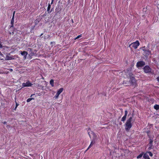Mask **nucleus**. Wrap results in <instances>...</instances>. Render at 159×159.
<instances>
[{"label":"nucleus","instance_id":"obj_1","mask_svg":"<svg viewBox=\"0 0 159 159\" xmlns=\"http://www.w3.org/2000/svg\"><path fill=\"white\" fill-rule=\"evenodd\" d=\"M133 118L130 117L127 120L125 124V130L126 131H129L131 128L132 124L131 123Z\"/></svg>","mask_w":159,"mask_h":159},{"label":"nucleus","instance_id":"obj_2","mask_svg":"<svg viewBox=\"0 0 159 159\" xmlns=\"http://www.w3.org/2000/svg\"><path fill=\"white\" fill-rule=\"evenodd\" d=\"M14 18L12 17V18L11 19V25H9V27L10 29L13 28V30L11 31H10L9 32V34H10L13 35L14 34V31L15 30V28H13V27H14Z\"/></svg>","mask_w":159,"mask_h":159},{"label":"nucleus","instance_id":"obj_3","mask_svg":"<svg viewBox=\"0 0 159 159\" xmlns=\"http://www.w3.org/2000/svg\"><path fill=\"white\" fill-rule=\"evenodd\" d=\"M140 44L139 43L138 40L136 41L135 42L132 43L131 44H130L129 47V48L130 47L131 45H132V47L133 48H134V49H136L138 46H139Z\"/></svg>","mask_w":159,"mask_h":159},{"label":"nucleus","instance_id":"obj_4","mask_svg":"<svg viewBox=\"0 0 159 159\" xmlns=\"http://www.w3.org/2000/svg\"><path fill=\"white\" fill-rule=\"evenodd\" d=\"M144 71L145 73H148L151 72L152 69L148 65L145 66L143 68Z\"/></svg>","mask_w":159,"mask_h":159},{"label":"nucleus","instance_id":"obj_5","mask_svg":"<svg viewBox=\"0 0 159 159\" xmlns=\"http://www.w3.org/2000/svg\"><path fill=\"white\" fill-rule=\"evenodd\" d=\"M145 65V62L143 61H138L136 64V66L138 68L143 66Z\"/></svg>","mask_w":159,"mask_h":159},{"label":"nucleus","instance_id":"obj_6","mask_svg":"<svg viewBox=\"0 0 159 159\" xmlns=\"http://www.w3.org/2000/svg\"><path fill=\"white\" fill-rule=\"evenodd\" d=\"M153 139L152 138H150L149 139V143L148 144V145L149 147L148 148V150H150L151 149L153 148V145H152V143L153 142Z\"/></svg>","mask_w":159,"mask_h":159},{"label":"nucleus","instance_id":"obj_7","mask_svg":"<svg viewBox=\"0 0 159 159\" xmlns=\"http://www.w3.org/2000/svg\"><path fill=\"white\" fill-rule=\"evenodd\" d=\"M32 85V83L30 82L29 81H27L26 83H24L22 84L23 87H30Z\"/></svg>","mask_w":159,"mask_h":159},{"label":"nucleus","instance_id":"obj_8","mask_svg":"<svg viewBox=\"0 0 159 159\" xmlns=\"http://www.w3.org/2000/svg\"><path fill=\"white\" fill-rule=\"evenodd\" d=\"M61 9L59 8V7H56L55 9V15H57L58 14H60V12L61 11Z\"/></svg>","mask_w":159,"mask_h":159},{"label":"nucleus","instance_id":"obj_9","mask_svg":"<svg viewBox=\"0 0 159 159\" xmlns=\"http://www.w3.org/2000/svg\"><path fill=\"white\" fill-rule=\"evenodd\" d=\"M95 142V139H94V138L93 139L92 141L91 142V143L89 145V147H88V148H87V150H88L89 148H91L92 146L94 144Z\"/></svg>","mask_w":159,"mask_h":159},{"label":"nucleus","instance_id":"obj_10","mask_svg":"<svg viewBox=\"0 0 159 159\" xmlns=\"http://www.w3.org/2000/svg\"><path fill=\"white\" fill-rule=\"evenodd\" d=\"M144 53L145 54V56H148L149 55H151V52L150 50H146V52H144Z\"/></svg>","mask_w":159,"mask_h":159},{"label":"nucleus","instance_id":"obj_11","mask_svg":"<svg viewBox=\"0 0 159 159\" xmlns=\"http://www.w3.org/2000/svg\"><path fill=\"white\" fill-rule=\"evenodd\" d=\"M22 55L24 56V57L25 58L28 54V52L25 51H24L21 52Z\"/></svg>","mask_w":159,"mask_h":159},{"label":"nucleus","instance_id":"obj_12","mask_svg":"<svg viewBox=\"0 0 159 159\" xmlns=\"http://www.w3.org/2000/svg\"><path fill=\"white\" fill-rule=\"evenodd\" d=\"M143 157L145 159H150L149 156L147 154V152L145 153H144V154L143 155Z\"/></svg>","mask_w":159,"mask_h":159},{"label":"nucleus","instance_id":"obj_13","mask_svg":"<svg viewBox=\"0 0 159 159\" xmlns=\"http://www.w3.org/2000/svg\"><path fill=\"white\" fill-rule=\"evenodd\" d=\"M129 82L132 84H134L135 82V79L134 78L132 79H130Z\"/></svg>","mask_w":159,"mask_h":159},{"label":"nucleus","instance_id":"obj_14","mask_svg":"<svg viewBox=\"0 0 159 159\" xmlns=\"http://www.w3.org/2000/svg\"><path fill=\"white\" fill-rule=\"evenodd\" d=\"M63 90L64 89L63 88H61L57 90V93L60 94V93L63 91Z\"/></svg>","mask_w":159,"mask_h":159},{"label":"nucleus","instance_id":"obj_15","mask_svg":"<svg viewBox=\"0 0 159 159\" xmlns=\"http://www.w3.org/2000/svg\"><path fill=\"white\" fill-rule=\"evenodd\" d=\"M50 84L52 87L54 86V81L53 79H51L50 80Z\"/></svg>","mask_w":159,"mask_h":159},{"label":"nucleus","instance_id":"obj_16","mask_svg":"<svg viewBox=\"0 0 159 159\" xmlns=\"http://www.w3.org/2000/svg\"><path fill=\"white\" fill-rule=\"evenodd\" d=\"M129 75L130 79H132L133 78H134L133 74L131 72H129Z\"/></svg>","mask_w":159,"mask_h":159},{"label":"nucleus","instance_id":"obj_17","mask_svg":"<svg viewBox=\"0 0 159 159\" xmlns=\"http://www.w3.org/2000/svg\"><path fill=\"white\" fill-rule=\"evenodd\" d=\"M144 154V152H142L141 153H140L139 155H138L137 157V159H139Z\"/></svg>","mask_w":159,"mask_h":159},{"label":"nucleus","instance_id":"obj_18","mask_svg":"<svg viewBox=\"0 0 159 159\" xmlns=\"http://www.w3.org/2000/svg\"><path fill=\"white\" fill-rule=\"evenodd\" d=\"M154 108L157 110L159 109V105L156 104L154 106Z\"/></svg>","mask_w":159,"mask_h":159},{"label":"nucleus","instance_id":"obj_19","mask_svg":"<svg viewBox=\"0 0 159 159\" xmlns=\"http://www.w3.org/2000/svg\"><path fill=\"white\" fill-rule=\"evenodd\" d=\"M126 116H124L122 118L121 121H125L126 119Z\"/></svg>","mask_w":159,"mask_h":159},{"label":"nucleus","instance_id":"obj_20","mask_svg":"<svg viewBox=\"0 0 159 159\" xmlns=\"http://www.w3.org/2000/svg\"><path fill=\"white\" fill-rule=\"evenodd\" d=\"M51 6L50 4L49 3L47 8V11L48 12V13H49V11L50 9Z\"/></svg>","mask_w":159,"mask_h":159},{"label":"nucleus","instance_id":"obj_21","mask_svg":"<svg viewBox=\"0 0 159 159\" xmlns=\"http://www.w3.org/2000/svg\"><path fill=\"white\" fill-rule=\"evenodd\" d=\"M33 99H34V98H28L27 100H26V102H30V101H31Z\"/></svg>","mask_w":159,"mask_h":159},{"label":"nucleus","instance_id":"obj_22","mask_svg":"<svg viewBox=\"0 0 159 159\" xmlns=\"http://www.w3.org/2000/svg\"><path fill=\"white\" fill-rule=\"evenodd\" d=\"M147 153H148L149 154V155L150 156V157H152L153 156V154L151 152H150V151H148L147 152Z\"/></svg>","mask_w":159,"mask_h":159},{"label":"nucleus","instance_id":"obj_23","mask_svg":"<svg viewBox=\"0 0 159 159\" xmlns=\"http://www.w3.org/2000/svg\"><path fill=\"white\" fill-rule=\"evenodd\" d=\"M59 95L60 94H59L57 93L54 96V98H55L56 99H57L58 98Z\"/></svg>","mask_w":159,"mask_h":159},{"label":"nucleus","instance_id":"obj_24","mask_svg":"<svg viewBox=\"0 0 159 159\" xmlns=\"http://www.w3.org/2000/svg\"><path fill=\"white\" fill-rule=\"evenodd\" d=\"M128 114V111L127 110H126L125 111V115L124 116H127V115Z\"/></svg>","mask_w":159,"mask_h":159},{"label":"nucleus","instance_id":"obj_25","mask_svg":"<svg viewBox=\"0 0 159 159\" xmlns=\"http://www.w3.org/2000/svg\"><path fill=\"white\" fill-rule=\"evenodd\" d=\"M97 137V135L95 134H94L93 135V139L94 138V139H95V140L96 139Z\"/></svg>","mask_w":159,"mask_h":159},{"label":"nucleus","instance_id":"obj_26","mask_svg":"<svg viewBox=\"0 0 159 159\" xmlns=\"http://www.w3.org/2000/svg\"><path fill=\"white\" fill-rule=\"evenodd\" d=\"M142 49H143V50L145 52H146V50H147L145 48V47H142Z\"/></svg>","mask_w":159,"mask_h":159},{"label":"nucleus","instance_id":"obj_27","mask_svg":"<svg viewBox=\"0 0 159 159\" xmlns=\"http://www.w3.org/2000/svg\"><path fill=\"white\" fill-rule=\"evenodd\" d=\"M82 37V35L81 34H80V35H79L78 36L76 37V38L75 39H78L81 37Z\"/></svg>","mask_w":159,"mask_h":159},{"label":"nucleus","instance_id":"obj_28","mask_svg":"<svg viewBox=\"0 0 159 159\" xmlns=\"http://www.w3.org/2000/svg\"><path fill=\"white\" fill-rule=\"evenodd\" d=\"M15 102L16 103V107H17L19 106V104L16 101H15Z\"/></svg>","mask_w":159,"mask_h":159},{"label":"nucleus","instance_id":"obj_29","mask_svg":"<svg viewBox=\"0 0 159 159\" xmlns=\"http://www.w3.org/2000/svg\"><path fill=\"white\" fill-rule=\"evenodd\" d=\"M15 11H14L13 12V16H12V18H14V16H15Z\"/></svg>","mask_w":159,"mask_h":159},{"label":"nucleus","instance_id":"obj_30","mask_svg":"<svg viewBox=\"0 0 159 159\" xmlns=\"http://www.w3.org/2000/svg\"><path fill=\"white\" fill-rule=\"evenodd\" d=\"M2 45L0 43V48H2Z\"/></svg>","mask_w":159,"mask_h":159},{"label":"nucleus","instance_id":"obj_31","mask_svg":"<svg viewBox=\"0 0 159 159\" xmlns=\"http://www.w3.org/2000/svg\"><path fill=\"white\" fill-rule=\"evenodd\" d=\"M157 80L159 82V77H158L157 78Z\"/></svg>","mask_w":159,"mask_h":159},{"label":"nucleus","instance_id":"obj_32","mask_svg":"<svg viewBox=\"0 0 159 159\" xmlns=\"http://www.w3.org/2000/svg\"><path fill=\"white\" fill-rule=\"evenodd\" d=\"M3 123L4 124H6L7 123V122L6 121H4L3 122Z\"/></svg>","mask_w":159,"mask_h":159},{"label":"nucleus","instance_id":"obj_33","mask_svg":"<svg viewBox=\"0 0 159 159\" xmlns=\"http://www.w3.org/2000/svg\"><path fill=\"white\" fill-rule=\"evenodd\" d=\"M17 108V107H15V108L14 109V110L16 111V109Z\"/></svg>","mask_w":159,"mask_h":159},{"label":"nucleus","instance_id":"obj_34","mask_svg":"<svg viewBox=\"0 0 159 159\" xmlns=\"http://www.w3.org/2000/svg\"><path fill=\"white\" fill-rule=\"evenodd\" d=\"M53 0H52V2H51V4H52L53 3Z\"/></svg>","mask_w":159,"mask_h":159},{"label":"nucleus","instance_id":"obj_35","mask_svg":"<svg viewBox=\"0 0 159 159\" xmlns=\"http://www.w3.org/2000/svg\"><path fill=\"white\" fill-rule=\"evenodd\" d=\"M10 58H8V59H7L8 60H11V57H10Z\"/></svg>","mask_w":159,"mask_h":159},{"label":"nucleus","instance_id":"obj_36","mask_svg":"<svg viewBox=\"0 0 159 159\" xmlns=\"http://www.w3.org/2000/svg\"><path fill=\"white\" fill-rule=\"evenodd\" d=\"M33 94L31 95L30 96V97H32V96H33Z\"/></svg>","mask_w":159,"mask_h":159},{"label":"nucleus","instance_id":"obj_37","mask_svg":"<svg viewBox=\"0 0 159 159\" xmlns=\"http://www.w3.org/2000/svg\"><path fill=\"white\" fill-rule=\"evenodd\" d=\"M43 35V34L42 33V34H41L40 36H42Z\"/></svg>","mask_w":159,"mask_h":159},{"label":"nucleus","instance_id":"obj_38","mask_svg":"<svg viewBox=\"0 0 159 159\" xmlns=\"http://www.w3.org/2000/svg\"><path fill=\"white\" fill-rule=\"evenodd\" d=\"M89 135L90 137V134H89Z\"/></svg>","mask_w":159,"mask_h":159}]
</instances>
